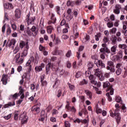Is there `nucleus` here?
<instances>
[{
  "label": "nucleus",
  "mask_w": 127,
  "mask_h": 127,
  "mask_svg": "<svg viewBox=\"0 0 127 127\" xmlns=\"http://www.w3.org/2000/svg\"><path fill=\"white\" fill-rule=\"evenodd\" d=\"M115 108L116 109L115 110L114 114L113 113V111L112 110H110L109 113L110 114V116L112 118H115V119H116V122L119 125V124H120V122H121V115L120 114V110H119L120 108V105L119 104H116L115 105Z\"/></svg>",
  "instance_id": "nucleus-1"
},
{
  "label": "nucleus",
  "mask_w": 127,
  "mask_h": 127,
  "mask_svg": "<svg viewBox=\"0 0 127 127\" xmlns=\"http://www.w3.org/2000/svg\"><path fill=\"white\" fill-rule=\"evenodd\" d=\"M13 61L16 63V64H22L23 63V61H24V59L20 56V53H19L17 54L14 59Z\"/></svg>",
  "instance_id": "nucleus-2"
},
{
  "label": "nucleus",
  "mask_w": 127,
  "mask_h": 127,
  "mask_svg": "<svg viewBox=\"0 0 127 127\" xmlns=\"http://www.w3.org/2000/svg\"><path fill=\"white\" fill-rule=\"evenodd\" d=\"M99 51L100 54H101V53L102 54H106V53L109 54V53H111V51L108 48L107 44H102V48L100 49Z\"/></svg>",
  "instance_id": "nucleus-3"
},
{
  "label": "nucleus",
  "mask_w": 127,
  "mask_h": 127,
  "mask_svg": "<svg viewBox=\"0 0 127 127\" xmlns=\"http://www.w3.org/2000/svg\"><path fill=\"white\" fill-rule=\"evenodd\" d=\"M18 95L20 96V99L17 102V104H21L22 103V99H24V89L22 88V86H19V92Z\"/></svg>",
  "instance_id": "nucleus-4"
},
{
  "label": "nucleus",
  "mask_w": 127,
  "mask_h": 127,
  "mask_svg": "<svg viewBox=\"0 0 127 127\" xmlns=\"http://www.w3.org/2000/svg\"><path fill=\"white\" fill-rule=\"evenodd\" d=\"M19 120L21 121V124H26L27 123L28 117L26 115V112H23L20 114Z\"/></svg>",
  "instance_id": "nucleus-5"
},
{
  "label": "nucleus",
  "mask_w": 127,
  "mask_h": 127,
  "mask_svg": "<svg viewBox=\"0 0 127 127\" xmlns=\"http://www.w3.org/2000/svg\"><path fill=\"white\" fill-rule=\"evenodd\" d=\"M26 20H27L28 25L29 24H33L35 20V16H32L30 14H28Z\"/></svg>",
  "instance_id": "nucleus-6"
},
{
  "label": "nucleus",
  "mask_w": 127,
  "mask_h": 127,
  "mask_svg": "<svg viewBox=\"0 0 127 127\" xmlns=\"http://www.w3.org/2000/svg\"><path fill=\"white\" fill-rule=\"evenodd\" d=\"M45 67V65L43 63H41L40 65L37 66L35 67V70L37 73V72H41L43 68Z\"/></svg>",
  "instance_id": "nucleus-7"
},
{
  "label": "nucleus",
  "mask_w": 127,
  "mask_h": 127,
  "mask_svg": "<svg viewBox=\"0 0 127 127\" xmlns=\"http://www.w3.org/2000/svg\"><path fill=\"white\" fill-rule=\"evenodd\" d=\"M19 47L22 49L23 47H25L26 49H29V46H28V43H25L23 41H21L19 43Z\"/></svg>",
  "instance_id": "nucleus-8"
},
{
  "label": "nucleus",
  "mask_w": 127,
  "mask_h": 127,
  "mask_svg": "<svg viewBox=\"0 0 127 127\" xmlns=\"http://www.w3.org/2000/svg\"><path fill=\"white\" fill-rule=\"evenodd\" d=\"M7 79H8V76L7 75L3 74L2 75L1 81L2 82L3 85H6L7 84Z\"/></svg>",
  "instance_id": "nucleus-9"
},
{
  "label": "nucleus",
  "mask_w": 127,
  "mask_h": 127,
  "mask_svg": "<svg viewBox=\"0 0 127 127\" xmlns=\"http://www.w3.org/2000/svg\"><path fill=\"white\" fill-rule=\"evenodd\" d=\"M121 9V5L117 4L115 6V9H114V13H116V14H119L120 12Z\"/></svg>",
  "instance_id": "nucleus-10"
},
{
  "label": "nucleus",
  "mask_w": 127,
  "mask_h": 127,
  "mask_svg": "<svg viewBox=\"0 0 127 127\" xmlns=\"http://www.w3.org/2000/svg\"><path fill=\"white\" fill-rule=\"evenodd\" d=\"M21 14V10L19 8H17L15 10V16L16 18H19Z\"/></svg>",
  "instance_id": "nucleus-11"
},
{
  "label": "nucleus",
  "mask_w": 127,
  "mask_h": 127,
  "mask_svg": "<svg viewBox=\"0 0 127 127\" xmlns=\"http://www.w3.org/2000/svg\"><path fill=\"white\" fill-rule=\"evenodd\" d=\"M94 75L96 77H100L102 74V71L100 70L99 68H96L94 69Z\"/></svg>",
  "instance_id": "nucleus-12"
},
{
  "label": "nucleus",
  "mask_w": 127,
  "mask_h": 127,
  "mask_svg": "<svg viewBox=\"0 0 127 127\" xmlns=\"http://www.w3.org/2000/svg\"><path fill=\"white\" fill-rule=\"evenodd\" d=\"M4 8L6 9H10L11 8H13V6L12 4L9 3H5L3 5Z\"/></svg>",
  "instance_id": "nucleus-13"
},
{
  "label": "nucleus",
  "mask_w": 127,
  "mask_h": 127,
  "mask_svg": "<svg viewBox=\"0 0 127 127\" xmlns=\"http://www.w3.org/2000/svg\"><path fill=\"white\" fill-rule=\"evenodd\" d=\"M31 111L32 112H34L37 114H39V113H40V108L39 107H37L36 106H35L32 108Z\"/></svg>",
  "instance_id": "nucleus-14"
},
{
  "label": "nucleus",
  "mask_w": 127,
  "mask_h": 127,
  "mask_svg": "<svg viewBox=\"0 0 127 127\" xmlns=\"http://www.w3.org/2000/svg\"><path fill=\"white\" fill-rule=\"evenodd\" d=\"M97 67H101V68H105V64L103 63V61L98 60L96 63Z\"/></svg>",
  "instance_id": "nucleus-15"
},
{
  "label": "nucleus",
  "mask_w": 127,
  "mask_h": 127,
  "mask_svg": "<svg viewBox=\"0 0 127 127\" xmlns=\"http://www.w3.org/2000/svg\"><path fill=\"white\" fill-rule=\"evenodd\" d=\"M31 90L32 91H37L39 88V84H37L36 86L34 84H32L30 86Z\"/></svg>",
  "instance_id": "nucleus-16"
},
{
  "label": "nucleus",
  "mask_w": 127,
  "mask_h": 127,
  "mask_svg": "<svg viewBox=\"0 0 127 127\" xmlns=\"http://www.w3.org/2000/svg\"><path fill=\"white\" fill-rule=\"evenodd\" d=\"M83 50H84V46H80L78 49V52H77V58L78 59H80V53L82 52Z\"/></svg>",
  "instance_id": "nucleus-17"
},
{
  "label": "nucleus",
  "mask_w": 127,
  "mask_h": 127,
  "mask_svg": "<svg viewBox=\"0 0 127 127\" xmlns=\"http://www.w3.org/2000/svg\"><path fill=\"white\" fill-rule=\"evenodd\" d=\"M117 48H118V46H117V45H115L111 47V52L112 55H114V54H116V52H117Z\"/></svg>",
  "instance_id": "nucleus-18"
},
{
  "label": "nucleus",
  "mask_w": 127,
  "mask_h": 127,
  "mask_svg": "<svg viewBox=\"0 0 127 127\" xmlns=\"http://www.w3.org/2000/svg\"><path fill=\"white\" fill-rule=\"evenodd\" d=\"M108 66L107 67V70H110L111 68H114V63L112 61H109L108 62Z\"/></svg>",
  "instance_id": "nucleus-19"
},
{
  "label": "nucleus",
  "mask_w": 127,
  "mask_h": 127,
  "mask_svg": "<svg viewBox=\"0 0 127 127\" xmlns=\"http://www.w3.org/2000/svg\"><path fill=\"white\" fill-rule=\"evenodd\" d=\"M15 42H16L15 39L11 40L9 43L8 46L9 47L11 46V47L13 48L14 47V45H15Z\"/></svg>",
  "instance_id": "nucleus-20"
},
{
  "label": "nucleus",
  "mask_w": 127,
  "mask_h": 127,
  "mask_svg": "<svg viewBox=\"0 0 127 127\" xmlns=\"http://www.w3.org/2000/svg\"><path fill=\"white\" fill-rule=\"evenodd\" d=\"M51 22H49V24H50V23H55L56 22V18H55V15L54 14H52L51 17Z\"/></svg>",
  "instance_id": "nucleus-21"
},
{
  "label": "nucleus",
  "mask_w": 127,
  "mask_h": 127,
  "mask_svg": "<svg viewBox=\"0 0 127 127\" xmlns=\"http://www.w3.org/2000/svg\"><path fill=\"white\" fill-rule=\"evenodd\" d=\"M28 49H25L23 52L21 53V57L23 58L24 59V57H26L27 56V53H28Z\"/></svg>",
  "instance_id": "nucleus-22"
},
{
  "label": "nucleus",
  "mask_w": 127,
  "mask_h": 127,
  "mask_svg": "<svg viewBox=\"0 0 127 127\" xmlns=\"http://www.w3.org/2000/svg\"><path fill=\"white\" fill-rule=\"evenodd\" d=\"M76 4V2L75 1H71L68 0L66 3V5L67 6H74Z\"/></svg>",
  "instance_id": "nucleus-23"
},
{
  "label": "nucleus",
  "mask_w": 127,
  "mask_h": 127,
  "mask_svg": "<svg viewBox=\"0 0 127 127\" xmlns=\"http://www.w3.org/2000/svg\"><path fill=\"white\" fill-rule=\"evenodd\" d=\"M18 96H20L18 95V93H16L14 95H11L10 96V98L12 99V100H16V98Z\"/></svg>",
  "instance_id": "nucleus-24"
},
{
  "label": "nucleus",
  "mask_w": 127,
  "mask_h": 127,
  "mask_svg": "<svg viewBox=\"0 0 127 127\" xmlns=\"http://www.w3.org/2000/svg\"><path fill=\"white\" fill-rule=\"evenodd\" d=\"M85 92L89 99H92V92L89 90H85Z\"/></svg>",
  "instance_id": "nucleus-25"
},
{
  "label": "nucleus",
  "mask_w": 127,
  "mask_h": 127,
  "mask_svg": "<svg viewBox=\"0 0 127 127\" xmlns=\"http://www.w3.org/2000/svg\"><path fill=\"white\" fill-rule=\"evenodd\" d=\"M51 65H50V64H47V66L46 67L47 75L49 74V73H50V68H51Z\"/></svg>",
  "instance_id": "nucleus-26"
},
{
  "label": "nucleus",
  "mask_w": 127,
  "mask_h": 127,
  "mask_svg": "<svg viewBox=\"0 0 127 127\" xmlns=\"http://www.w3.org/2000/svg\"><path fill=\"white\" fill-rule=\"evenodd\" d=\"M68 85L69 87V90L70 91H74L75 90V86L74 85L70 84V83H68Z\"/></svg>",
  "instance_id": "nucleus-27"
},
{
  "label": "nucleus",
  "mask_w": 127,
  "mask_h": 127,
  "mask_svg": "<svg viewBox=\"0 0 127 127\" xmlns=\"http://www.w3.org/2000/svg\"><path fill=\"white\" fill-rule=\"evenodd\" d=\"M53 30V27L52 26H50L47 27V32L48 33H49L50 34H51L52 33V31Z\"/></svg>",
  "instance_id": "nucleus-28"
},
{
  "label": "nucleus",
  "mask_w": 127,
  "mask_h": 127,
  "mask_svg": "<svg viewBox=\"0 0 127 127\" xmlns=\"http://www.w3.org/2000/svg\"><path fill=\"white\" fill-rule=\"evenodd\" d=\"M60 84V80H59V79H56L55 85H54L53 86V88H57V87H58V85H59Z\"/></svg>",
  "instance_id": "nucleus-29"
},
{
  "label": "nucleus",
  "mask_w": 127,
  "mask_h": 127,
  "mask_svg": "<svg viewBox=\"0 0 127 127\" xmlns=\"http://www.w3.org/2000/svg\"><path fill=\"white\" fill-rule=\"evenodd\" d=\"M116 32H117L116 28H113L112 29H110L109 31V33H112L113 34H116Z\"/></svg>",
  "instance_id": "nucleus-30"
},
{
  "label": "nucleus",
  "mask_w": 127,
  "mask_h": 127,
  "mask_svg": "<svg viewBox=\"0 0 127 127\" xmlns=\"http://www.w3.org/2000/svg\"><path fill=\"white\" fill-rule=\"evenodd\" d=\"M121 109L123 113H126L127 109V107H126V105L122 104V106H121Z\"/></svg>",
  "instance_id": "nucleus-31"
},
{
  "label": "nucleus",
  "mask_w": 127,
  "mask_h": 127,
  "mask_svg": "<svg viewBox=\"0 0 127 127\" xmlns=\"http://www.w3.org/2000/svg\"><path fill=\"white\" fill-rule=\"evenodd\" d=\"M26 66L27 67H29V69L31 70V61H28V62L26 63Z\"/></svg>",
  "instance_id": "nucleus-32"
},
{
  "label": "nucleus",
  "mask_w": 127,
  "mask_h": 127,
  "mask_svg": "<svg viewBox=\"0 0 127 127\" xmlns=\"http://www.w3.org/2000/svg\"><path fill=\"white\" fill-rule=\"evenodd\" d=\"M87 67L89 70H91L94 67V63H89L87 64Z\"/></svg>",
  "instance_id": "nucleus-33"
},
{
  "label": "nucleus",
  "mask_w": 127,
  "mask_h": 127,
  "mask_svg": "<svg viewBox=\"0 0 127 127\" xmlns=\"http://www.w3.org/2000/svg\"><path fill=\"white\" fill-rule=\"evenodd\" d=\"M119 48H120L121 49L124 50V49H126V48H127V45L123 44H120L119 45Z\"/></svg>",
  "instance_id": "nucleus-34"
},
{
  "label": "nucleus",
  "mask_w": 127,
  "mask_h": 127,
  "mask_svg": "<svg viewBox=\"0 0 127 127\" xmlns=\"http://www.w3.org/2000/svg\"><path fill=\"white\" fill-rule=\"evenodd\" d=\"M110 82L109 81H106L103 83V87L109 88L110 87Z\"/></svg>",
  "instance_id": "nucleus-35"
},
{
  "label": "nucleus",
  "mask_w": 127,
  "mask_h": 127,
  "mask_svg": "<svg viewBox=\"0 0 127 127\" xmlns=\"http://www.w3.org/2000/svg\"><path fill=\"white\" fill-rule=\"evenodd\" d=\"M46 63H48L47 65H50L51 66V60L50 59H46L44 60Z\"/></svg>",
  "instance_id": "nucleus-36"
},
{
  "label": "nucleus",
  "mask_w": 127,
  "mask_h": 127,
  "mask_svg": "<svg viewBox=\"0 0 127 127\" xmlns=\"http://www.w3.org/2000/svg\"><path fill=\"white\" fill-rule=\"evenodd\" d=\"M93 88L94 90H95L96 91L97 94H98V95H100L102 94V91L99 90V88L93 86Z\"/></svg>",
  "instance_id": "nucleus-37"
},
{
  "label": "nucleus",
  "mask_w": 127,
  "mask_h": 127,
  "mask_svg": "<svg viewBox=\"0 0 127 127\" xmlns=\"http://www.w3.org/2000/svg\"><path fill=\"white\" fill-rule=\"evenodd\" d=\"M11 26L13 30H16V25L14 23H12V21H10Z\"/></svg>",
  "instance_id": "nucleus-38"
},
{
  "label": "nucleus",
  "mask_w": 127,
  "mask_h": 127,
  "mask_svg": "<svg viewBox=\"0 0 127 127\" xmlns=\"http://www.w3.org/2000/svg\"><path fill=\"white\" fill-rule=\"evenodd\" d=\"M108 91H110V95H114V89L112 88V86H109V89L107 90V91L108 92Z\"/></svg>",
  "instance_id": "nucleus-39"
},
{
  "label": "nucleus",
  "mask_w": 127,
  "mask_h": 127,
  "mask_svg": "<svg viewBox=\"0 0 127 127\" xmlns=\"http://www.w3.org/2000/svg\"><path fill=\"white\" fill-rule=\"evenodd\" d=\"M15 105V103L14 102H9L8 104L6 105V108H8V107H12V106H14Z\"/></svg>",
  "instance_id": "nucleus-40"
},
{
  "label": "nucleus",
  "mask_w": 127,
  "mask_h": 127,
  "mask_svg": "<svg viewBox=\"0 0 127 127\" xmlns=\"http://www.w3.org/2000/svg\"><path fill=\"white\" fill-rule=\"evenodd\" d=\"M117 57L119 59L123 58V52L119 51L117 54Z\"/></svg>",
  "instance_id": "nucleus-41"
},
{
  "label": "nucleus",
  "mask_w": 127,
  "mask_h": 127,
  "mask_svg": "<svg viewBox=\"0 0 127 127\" xmlns=\"http://www.w3.org/2000/svg\"><path fill=\"white\" fill-rule=\"evenodd\" d=\"M107 25L109 28H112L114 26V23H113V22H109L107 23Z\"/></svg>",
  "instance_id": "nucleus-42"
},
{
  "label": "nucleus",
  "mask_w": 127,
  "mask_h": 127,
  "mask_svg": "<svg viewBox=\"0 0 127 127\" xmlns=\"http://www.w3.org/2000/svg\"><path fill=\"white\" fill-rule=\"evenodd\" d=\"M53 41L55 43V44H59V43H60V42H61L60 40L58 38L54 39Z\"/></svg>",
  "instance_id": "nucleus-43"
},
{
  "label": "nucleus",
  "mask_w": 127,
  "mask_h": 127,
  "mask_svg": "<svg viewBox=\"0 0 127 127\" xmlns=\"http://www.w3.org/2000/svg\"><path fill=\"white\" fill-rule=\"evenodd\" d=\"M80 85H87L88 84V80L83 79L80 82Z\"/></svg>",
  "instance_id": "nucleus-44"
},
{
  "label": "nucleus",
  "mask_w": 127,
  "mask_h": 127,
  "mask_svg": "<svg viewBox=\"0 0 127 127\" xmlns=\"http://www.w3.org/2000/svg\"><path fill=\"white\" fill-rule=\"evenodd\" d=\"M116 74L119 76L122 74V68H118L116 70Z\"/></svg>",
  "instance_id": "nucleus-45"
},
{
  "label": "nucleus",
  "mask_w": 127,
  "mask_h": 127,
  "mask_svg": "<svg viewBox=\"0 0 127 127\" xmlns=\"http://www.w3.org/2000/svg\"><path fill=\"white\" fill-rule=\"evenodd\" d=\"M123 67V64L122 63H118L116 65V68L117 69H122Z\"/></svg>",
  "instance_id": "nucleus-46"
},
{
  "label": "nucleus",
  "mask_w": 127,
  "mask_h": 127,
  "mask_svg": "<svg viewBox=\"0 0 127 127\" xmlns=\"http://www.w3.org/2000/svg\"><path fill=\"white\" fill-rule=\"evenodd\" d=\"M3 118L5 120H6V121H7V120H9V119H10L11 118V114H10L7 115L6 116H4Z\"/></svg>",
  "instance_id": "nucleus-47"
},
{
  "label": "nucleus",
  "mask_w": 127,
  "mask_h": 127,
  "mask_svg": "<svg viewBox=\"0 0 127 127\" xmlns=\"http://www.w3.org/2000/svg\"><path fill=\"white\" fill-rule=\"evenodd\" d=\"M18 114H19V112H18V111H16L15 112V114H14V120H17V119H18Z\"/></svg>",
  "instance_id": "nucleus-48"
},
{
  "label": "nucleus",
  "mask_w": 127,
  "mask_h": 127,
  "mask_svg": "<svg viewBox=\"0 0 127 127\" xmlns=\"http://www.w3.org/2000/svg\"><path fill=\"white\" fill-rule=\"evenodd\" d=\"M106 96H107V97H108V101L109 102H112V100H113V99L112 98V97L111 96H110V93H106Z\"/></svg>",
  "instance_id": "nucleus-49"
},
{
  "label": "nucleus",
  "mask_w": 127,
  "mask_h": 127,
  "mask_svg": "<svg viewBox=\"0 0 127 127\" xmlns=\"http://www.w3.org/2000/svg\"><path fill=\"white\" fill-rule=\"evenodd\" d=\"M6 33L8 35H9L10 33H11V29L10 28V27H8V28L6 30Z\"/></svg>",
  "instance_id": "nucleus-50"
},
{
  "label": "nucleus",
  "mask_w": 127,
  "mask_h": 127,
  "mask_svg": "<svg viewBox=\"0 0 127 127\" xmlns=\"http://www.w3.org/2000/svg\"><path fill=\"white\" fill-rule=\"evenodd\" d=\"M103 41L104 43L106 44V43H108V42L109 41V39L107 37H104L103 39Z\"/></svg>",
  "instance_id": "nucleus-51"
},
{
  "label": "nucleus",
  "mask_w": 127,
  "mask_h": 127,
  "mask_svg": "<svg viewBox=\"0 0 127 127\" xmlns=\"http://www.w3.org/2000/svg\"><path fill=\"white\" fill-rule=\"evenodd\" d=\"M18 51H19V48H18V47H16L13 51L14 54H16Z\"/></svg>",
  "instance_id": "nucleus-52"
},
{
  "label": "nucleus",
  "mask_w": 127,
  "mask_h": 127,
  "mask_svg": "<svg viewBox=\"0 0 127 127\" xmlns=\"http://www.w3.org/2000/svg\"><path fill=\"white\" fill-rule=\"evenodd\" d=\"M116 101L117 103H122V98H121V97H117L116 98Z\"/></svg>",
  "instance_id": "nucleus-53"
},
{
  "label": "nucleus",
  "mask_w": 127,
  "mask_h": 127,
  "mask_svg": "<svg viewBox=\"0 0 127 127\" xmlns=\"http://www.w3.org/2000/svg\"><path fill=\"white\" fill-rule=\"evenodd\" d=\"M80 77H81V72L80 71L76 72L75 74V77L78 78H80Z\"/></svg>",
  "instance_id": "nucleus-54"
},
{
  "label": "nucleus",
  "mask_w": 127,
  "mask_h": 127,
  "mask_svg": "<svg viewBox=\"0 0 127 127\" xmlns=\"http://www.w3.org/2000/svg\"><path fill=\"white\" fill-rule=\"evenodd\" d=\"M99 37H101V34L97 33L96 35H95V40L96 41H99Z\"/></svg>",
  "instance_id": "nucleus-55"
},
{
  "label": "nucleus",
  "mask_w": 127,
  "mask_h": 127,
  "mask_svg": "<svg viewBox=\"0 0 127 127\" xmlns=\"http://www.w3.org/2000/svg\"><path fill=\"white\" fill-rule=\"evenodd\" d=\"M102 109L101 108H99V107L96 108V113L97 114H101L102 112Z\"/></svg>",
  "instance_id": "nucleus-56"
},
{
  "label": "nucleus",
  "mask_w": 127,
  "mask_h": 127,
  "mask_svg": "<svg viewBox=\"0 0 127 127\" xmlns=\"http://www.w3.org/2000/svg\"><path fill=\"white\" fill-rule=\"evenodd\" d=\"M127 22L125 21L123 22V29L124 30H126L127 29Z\"/></svg>",
  "instance_id": "nucleus-57"
},
{
  "label": "nucleus",
  "mask_w": 127,
  "mask_h": 127,
  "mask_svg": "<svg viewBox=\"0 0 127 127\" xmlns=\"http://www.w3.org/2000/svg\"><path fill=\"white\" fill-rule=\"evenodd\" d=\"M40 51H44L45 50V47H43L42 45L39 46Z\"/></svg>",
  "instance_id": "nucleus-58"
},
{
  "label": "nucleus",
  "mask_w": 127,
  "mask_h": 127,
  "mask_svg": "<svg viewBox=\"0 0 127 127\" xmlns=\"http://www.w3.org/2000/svg\"><path fill=\"white\" fill-rule=\"evenodd\" d=\"M52 54L53 55H58L59 54V51H58V50H55L53 52Z\"/></svg>",
  "instance_id": "nucleus-59"
},
{
  "label": "nucleus",
  "mask_w": 127,
  "mask_h": 127,
  "mask_svg": "<svg viewBox=\"0 0 127 127\" xmlns=\"http://www.w3.org/2000/svg\"><path fill=\"white\" fill-rule=\"evenodd\" d=\"M97 77H99V80L100 81H104V79H105V76L102 75V74L100 75H99V76H97Z\"/></svg>",
  "instance_id": "nucleus-60"
},
{
  "label": "nucleus",
  "mask_w": 127,
  "mask_h": 127,
  "mask_svg": "<svg viewBox=\"0 0 127 127\" xmlns=\"http://www.w3.org/2000/svg\"><path fill=\"white\" fill-rule=\"evenodd\" d=\"M91 71H90L88 70V71H86L85 72V76L86 77H89V76H91Z\"/></svg>",
  "instance_id": "nucleus-61"
},
{
  "label": "nucleus",
  "mask_w": 127,
  "mask_h": 127,
  "mask_svg": "<svg viewBox=\"0 0 127 127\" xmlns=\"http://www.w3.org/2000/svg\"><path fill=\"white\" fill-rule=\"evenodd\" d=\"M90 83L92 85H94V86H96V85H97V81L95 80V79L90 81Z\"/></svg>",
  "instance_id": "nucleus-62"
},
{
  "label": "nucleus",
  "mask_w": 127,
  "mask_h": 127,
  "mask_svg": "<svg viewBox=\"0 0 127 127\" xmlns=\"http://www.w3.org/2000/svg\"><path fill=\"white\" fill-rule=\"evenodd\" d=\"M64 126L65 127H70V123L68 121H65Z\"/></svg>",
  "instance_id": "nucleus-63"
},
{
  "label": "nucleus",
  "mask_w": 127,
  "mask_h": 127,
  "mask_svg": "<svg viewBox=\"0 0 127 127\" xmlns=\"http://www.w3.org/2000/svg\"><path fill=\"white\" fill-rule=\"evenodd\" d=\"M41 84L42 86H46L47 85V82L45 80H43L41 81Z\"/></svg>",
  "instance_id": "nucleus-64"
}]
</instances>
